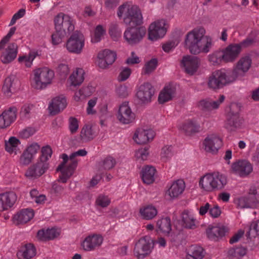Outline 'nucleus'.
I'll return each instance as SVG.
<instances>
[{
	"label": "nucleus",
	"instance_id": "1",
	"mask_svg": "<svg viewBox=\"0 0 259 259\" xmlns=\"http://www.w3.org/2000/svg\"><path fill=\"white\" fill-rule=\"evenodd\" d=\"M117 16L128 27L124 31L123 37L130 45L139 42L146 34V29L143 27H137L142 23L143 17L139 8L130 3L120 6L117 10Z\"/></svg>",
	"mask_w": 259,
	"mask_h": 259
},
{
	"label": "nucleus",
	"instance_id": "2",
	"mask_svg": "<svg viewBox=\"0 0 259 259\" xmlns=\"http://www.w3.org/2000/svg\"><path fill=\"white\" fill-rule=\"evenodd\" d=\"M256 33L250 35L240 44H231L226 47L213 52L208 55V60L213 65L218 66L222 63L234 62L239 57L242 47H248L256 42Z\"/></svg>",
	"mask_w": 259,
	"mask_h": 259
},
{
	"label": "nucleus",
	"instance_id": "3",
	"mask_svg": "<svg viewBox=\"0 0 259 259\" xmlns=\"http://www.w3.org/2000/svg\"><path fill=\"white\" fill-rule=\"evenodd\" d=\"M205 34L206 30L202 26L189 31L185 37V47L194 55L208 53L213 46V40L210 36Z\"/></svg>",
	"mask_w": 259,
	"mask_h": 259
},
{
	"label": "nucleus",
	"instance_id": "4",
	"mask_svg": "<svg viewBox=\"0 0 259 259\" xmlns=\"http://www.w3.org/2000/svg\"><path fill=\"white\" fill-rule=\"evenodd\" d=\"M228 182L227 176L220 172H207L199 179L201 191L209 193L223 190Z\"/></svg>",
	"mask_w": 259,
	"mask_h": 259
},
{
	"label": "nucleus",
	"instance_id": "5",
	"mask_svg": "<svg viewBox=\"0 0 259 259\" xmlns=\"http://www.w3.org/2000/svg\"><path fill=\"white\" fill-rule=\"evenodd\" d=\"M87 151L84 149H79L71 153L69 156L66 154H63L61 157L63 162L57 168V171L61 172L58 180V182L65 183L73 175L77 165V160L75 159L77 156H85Z\"/></svg>",
	"mask_w": 259,
	"mask_h": 259
},
{
	"label": "nucleus",
	"instance_id": "6",
	"mask_svg": "<svg viewBox=\"0 0 259 259\" xmlns=\"http://www.w3.org/2000/svg\"><path fill=\"white\" fill-rule=\"evenodd\" d=\"M234 74L231 69L222 68L215 70L212 72L208 78V86L214 90L221 89L236 80Z\"/></svg>",
	"mask_w": 259,
	"mask_h": 259
},
{
	"label": "nucleus",
	"instance_id": "7",
	"mask_svg": "<svg viewBox=\"0 0 259 259\" xmlns=\"http://www.w3.org/2000/svg\"><path fill=\"white\" fill-rule=\"evenodd\" d=\"M31 85L35 89L42 90L51 84L55 77L54 72L48 67L37 68L33 71Z\"/></svg>",
	"mask_w": 259,
	"mask_h": 259
},
{
	"label": "nucleus",
	"instance_id": "8",
	"mask_svg": "<svg viewBox=\"0 0 259 259\" xmlns=\"http://www.w3.org/2000/svg\"><path fill=\"white\" fill-rule=\"evenodd\" d=\"M240 108L237 103H232L227 110V127L231 131L241 128L244 126V121L239 116Z\"/></svg>",
	"mask_w": 259,
	"mask_h": 259
},
{
	"label": "nucleus",
	"instance_id": "9",
	"mask_svg": "<svg viewBox=\"0 0 259 259\" xmlns=\"http://www.w3.org/2000/svg\"><path fill=\"white\" fill-rule=\"evenodd\" d=\"M169 24L166 20L161 19L151 23L148 28V38L152 41L163 38L166 34Z\"/></svg>",
	"mask_w": 259,
	"mask_h": 259
},
{
	"label": "nucleus",
	"instance_id": "10",
	"mask_svg": "<svg viewBox=\"0 0 259 259\" xmlns=\"http://www.w3.org/2000/svg\"><path fill=\"white\" fill-rule=\"evenodd\" d=\"M85 45V38L79 31L72 33L66 42L67 50L71 53L80 54L82 53Z\"/></svg>",
	"mask_w": 259,
	"mask_h": 259
},
{
	"label": "nucleus",
	"instance_id": "11",
	"mask_svg": "<svg viewBox=\"0 0 259 259\" xmlns=\"http://www.w3.org/2000/svg\"><path fill=\"white\" fill-rule=\"evenodd\" d=\"M56 30L70 34L74 30V20L72 17L63 13H60L54 18Z\"/></svg>",
	"mask_w": 259,
	"mask_h": 259
},
{
	"label": "nucleus",
	"instance_id": "12",
	"mask_svg": "<svg viewBox=\"0 0 259 259\" xmlns=\"http://www.w3.org/2000/svg\"><path fill=\"white\" fill-rule=\"evenodd\" d=\"M154 245V241L150 236H145L139 239L136 244L134 254L138 258H144L149 254Z\"/></svg>",
	"mask_w": 259,
	"mask_h": 259
},
{
	"label": "nucleus",
	"instance_id": "13",
	"mask_svg": "<svg viewBox=\"0 0 259 259\" xmlns=\"http://www.w3.org/2000/svg\"><path fill=\"white\" fill-rule=\"evenodd\" d=\"M103 240V237L101 234H91L80 241V247L85 251H93L101 247Z\"/></svg>",
	"mask_w": 259,
	"mask_h": 259
},
{
	"label": "nucleus",
	"instance_id": "14",
	"mask_svg": "<svg viewBox=\"0 0 259 259\" xmlns=\"http://www.w3.org/2000/svg\"><path fill=\"white\" fill-rule=\"evenodd\" d=\"M116 56L113 51L109 49L101 50L97 55V65L101 69H106L115 62Z\"/></svg>",
	"mask_w": 259,
	"mask_h": 259
},
{
	"label": "nucleus",
	"instance_id": "15",
	"mask_svg": "<svg viewBox=\"0 0 259 259\" xmlns=\"http://www.w3.org/2000/svg\"><path fill=\"white\" fill-rule=\"evenodd\" d=\"M200 65V59L197 57L191 55L184 56L181 62V67L187 74L190 75L195 74L197 71Z\"/></svg>",
	"mask_w": 259,
	"mask_h": 259
},
{
	"label": "nucleus",
	"instance_id": "16",
	"mask_svg": "<svg viewBox=\"0 0 259 259\" xmlns=\"http://www.w3.org/2000/svg\"><path fill=\"white\" fill-rule=\"evenodd\" d=\"M154 93L152 85L145 82L137 87L136 96L139 102L145 104L151 102Z\"/></svg>",
	"mask_w": 259,
	"mask_h": 259
},
{
	"label": "nucleus",
	"instance_id": "17",
	"mask_svg": "<svg viewBox=\"0 0 259 259\" xmlns=\"http://www.w3.org/2000/svg\"><path fill=\"white\" fill-rule=\"evenodd\" d=\"M202 145L206 152L214 154L222 146V141L217 135L211 134L204 139Z\"/></svg>",
	"mask_w": 259,
	"mask_h": 259
},
{
	"label": "nucleus",
	"instance_id": "18",
	"mask_svg": "<svg viewBox=\"0 0 259 259\" xmlns=\"http://www.w3.org/2000/svg\"><path fill=\"white\" fill-rule=\"evenodd\" d=\"M49 167V162L38 159L35 163L28 168L25 176L30 179L39 177L47 171Z\"/></svg>",
	"mask_w": 259,
	"mask_h": 259
},
{
	"label": "nucleus",
	"instance_id": "19",
	"mask_svg": "<svg viewBox=\"0 0 259 259\" xmlns=\"http://www.w3.org/2000/svg\"><path fill=\"white\" fill-rule=\"evenodd\" d=\"M154 137L155 133L152 130L139 128L136 130L133 139L137 144L144 145L151 142Z\"/></svg>",
	"mask_w": 259,
	"mask_h": 259
},
{
	"label": "nucleus",
	"instance_id": "20",
	"mask_svg": "<svg viewBox=\"0 0 259 259\" xmlns=\"http://www.w3.org/2000/svg\"><path fill=\"white\" fill-rule=\"evenodd\" d=\"M20 87V80L15 75H11L5 79L2 91L5 96L10 97Z\"/></svg>",
	"mask_w": 259,
	"mask_h": 259
},
{
	"label": "nucleus",
	"instance_id": "21",
	"mask_svg": "<svg viewBox=\"0 0 259 259\" xmlns=\"http://www.w3.org/2000/svg\"><path fill=\"white\" fill-rule=\"evenodd\" d=\"M232 172L240 177H245L248 175L253 170L251 164L248 161L239 160L232 164L231 166Z\"/></svg>",
	"mask_w": 259,
	"mask_h": 259
},
{
	"label": "nucleus",
	"instance_id": "22",
	"mask_svg": "<svg viewBox=\"0 0 259 259\" xmlns=\"http://www.w3.org/2000/svg\"><path fill=\"white\" fill-rule=\"evenodd\" d=\"M117 118L123 124H129L134 121L135 115L132 112L127 103H123L120 106Z\"/></svg>",
	"mask_w": 259,
	"mask_h": 259
},
{
	"label": "nucleus",
	"instance_id": "23",
	"mask_svg": "<svg viewBox=\"0 0 259 259\" xmlns=\"http://www.w3.org/2000/svg\"><path fill=\"white\" fill-rule=\"evenodd\" d=\"M17 199L14 192H6L0 194V212L8 210L13 207Z\"/></svg>",
	"mask_w": 259,
	"mask_h": 259
},
{
	"label": "nucleus",
	"instance_id": "24",
	"mask_svg": "<svg viewBox=\"0 0 259 259\" xmlns=\"http://www.w3.org/2000/svg\"><path fill=\"white\" fill-rule=\"evenodd\" d=\"M1 56V60L4 64H8L12 62L17 57L18 53L17 45L14 42L6 45ZM1 50V49H0Z\"/></svg>",
	"mask_w": 259,
	"mask_h": 259
},
{
	"label": "nucleus",
	"instance_id": "25",
	"mask_svg": "<svg viewBox=\"0 0 259 259\" xmlns=\"http://www.w3.org/2000/svg\"><path fill=\"white\" fill-rule=\"evenodd\" d=\"M186 188V184L184 180L179 179L174 181L166 192V194L170 199H174L181 195Z\"/></svg>",
	"mask_w": 259,
	"mask_h": 259
},
{
	"label": "nucleus",
	"instance_id": "26",
	"mask_svg": "<svg viewBox=\"0 0 259 259\" xmlns=\"http://www.w3.org/2000/svg\"><path fill=\"white\" fill-rule=\"evenodd\" d=\"M252 60L249 56L241 57L237 62L235 68L232 69L236 76V79L239 76H243L251 67Z\"/></svg>",
	"mask_w": 259,
	"mask_h": 259
},
{
	"label": "nucleus",
	"instance_id": "27",
	"mask_svg": "<svg viewBox=\"0 0 259 259\" xmlns=\"http://www.w3.org/2000/svg\"><path fill=\"white\" fill-rule=\"evenodd\" d=\"M17 117V109L15 107L5 110L0 115V128H4L11 125Z\"/></svg>",
	"mask_w": 259,
	"mask_h": 259
},
{
	"label": "nucleus",
	"instance_id": "28",
	"mask_svg": "<svg viewBox=\"0 0 259 259\" xmlns=\"http://www.w3.org/2000/svg\"><path fill=\"white\" fill-rule=\"evenodd\" d=\"M67 105L66 99L63 96L54 98L49 104L48 109L51 114H56L64 110Z\"/></svg>",
	"mask_w": 259,
	"mask_h": 259
},
{
	"label": "nucleus",
	"instance_id": "29",
	"mask_svg": "<svg viewBox=\"0 0 259 259\" xmlns=\"http://www.w3.org/2000/svg\"><path fill=\"white\" fill-rule=\"evenodd\" d=\"M197 221L192 210H185L181 214V224L183 227L193 229L196 227Z\"/></svg>",
	"mask_w": 259,
	"mask_h": 259
},
{
	"label": "nucleus",
	"instance_id": "30",
	"mask_svg": "<svg viewBox=\"0 0 259 259\" xmlns=\"http://www.w3.org/2000/svg\"><path fill=\"white\" fill-rule=\"evenodd\" d=\"M85 71L82 68H76L69 76L67 82L70 87L79 86L84 80Z\"/></svg>",
	"mask_w": 259,
	"mask_h": 259
},
{
	"label": "nucleus",
	"instance_id": "31",
	"mask_svg": "<svg viewBox=\"0 0 259 259\" xmlns=\"http://www.w3.org/2000/svg\"><path fill=\"white\" fill-rule=\"evenodd\" d=\"M34 215V212L32 209H22L14 215L13 221L17 224H25L30 221Z\"/></svg>",
	"mask_w": 259,
	"mask_h": 259
},
{
	"label": "nucleus",
	"instance_id": "32",
	"mask_svg": "<svg viewBox=\"0 0 259 259\" xmlns=\"http://www.w3.org/2000/svg\"><path fill=\"white\" fill-rule=\"evenodd\" d=\"M235 203L241 208H255L257 206V200L254 197H250L247 195L236 199Z\"/></svg>",
	"mask_w": 259,
	"mask_h": 259
},
{
	"label": "nucleus",
	"instance_id": "33",
	"mask_svg": "<svg viewBox=\"0 0 259 259\" xmlns=\"http://www.w3.org/2000/svg\"><path fill=\"white\" fill-rule=\"evenodd\" d=\"M199 128V124L194 119L186 120L179 125L180 130L188 135L198 132Z\"/></svg>",
	"mask_w": 259,
	"mask_h": 259
},
{
	"label": "nucleus",
	"instance_id": "34",
	"mask_svg": "<svg viewBox=\"0 0 259 259\" xmlns=\"http://www.w3.org/2000/svg\"><path fill=\"white\" fill-rule=\"evenodd\" d=\"M205 252L200 246L193 245L190 246L187 250L186 259H202Z\"/></svg>",
	"mask_w": 259,
	"mask_h": 259
},
{
	"label": "nucleus",
	"instance_id": "35",
	"mask_svg": "<svg viewBox=\"0 0 259 259\" xmlns=\"http://www.w3.org/2000/svg\"><path fill=\"white\" fill-rule=\"evenodd\" d=\"M156 169L151 165H146L142 168L141 178L145 184L149 185L153 183L155 180Z\"/></svg>",
	"mask_w": 259,
	"mask_h": 259
},
{
	"label": "nucleus",
	"instance_id": "36",
	"mask_svg": "<svg viewBox=\"0 0 259 259\" xmlns=\"http://www.w3.org/2000/svg\"><path fill=\"white\" fill-rule=\"evenodd\" d=\"M226 232L224 227L218 226L209 227L206 231L208 238L212 240H218L222 238L225 235Z\"/></svg>",
	"mask_w": 259,
	"mask_h": 259
},
{
	"label": "nucleus",
	"instance_id": "37",
	"mask_svg": "<svg viewBox=\"0 0 259 259\" xmlns=\"http://www.w3.org/2000/svg\"><path fill=\"white\" fill-rule=\"evenodd\" d=\"M96 136V134L90 125H84L81 129L78 141L86 143L92 140Z\"/></svg>",
	"mask_w": 259,
	"mask_h": 259
},
{
	"label": "nucleus",
	"instance_id": "38",
	"mask_svg": "<svg viewBox=\"0 0 259 259\" xmlns=\"http://www.w3.org/2000/svg\"><path fill=\"white\" fill-rule=\"evenodd\" d=\"M60 234V230L52 228L46 230H41L38 231L37 234V238L41 241L53 239L58 237Z\"/></svg>",
	"mask_w": 259,
	"mask_h": 259
},
{
	"label": "nucleus",
	"instance_id": "39",
	"mask_svg": "<svg viewBox=\"0 0 259 259\" xmlns=\"http://www.w3.org/2000/svg\"><path fill=\"white\" fill-rule=\"evenodd\" d=\"M175 93V89L171 84L166 85L160 92L158 96V101L160 104H163L172 99Z\"/></svg>",
	"mask_w": 259,
	"mask_h": 259
},
{
	"label": "nucleus",
	"instance_id": "40",
	"mask_svg": "<svg viewBox=\"0 0 259 259\" xmlns=\"http://www.w3.org/2000/svg\"><path fill=\"white\" fill-rule=\"evenodd\" d=\"M139 213L143 219L150 220L157 215L158 211L155 206L152 205H148L141 207Z\"/></svg>",
	"mask_w": 259,
	"mask_h": 259
},
{
	"label": "nucleus",
	"instance_id": "41",
	"mask_svg": "<svg viewBox=\"0 0 259 259\" xmlns=\"http://www.w3.org/2000/svg\"><path fill=\"white\" fill-rule=\"evenodd\" d=\"M20 141L15 137H11L8 141H5V150L10 154L16 155L19 150Z\"/></svg>",
	"mask_w": 259,
	"mask_h": 259
},
{
	"label": "nucleus",
	"instance_id": "42",
	"mask_svg": "<svg viewBox=\"0 0 259 259\" xmlns=\"http://www.w3.org/2000/svg\"><path fill=\"white\" fill-rule=\"evenodd\" d=\"M156 226L158 232L168 234L171 230L170 219L168 217L161 218L157 220Z\"/></svg>",
	"mask_w": 259,
	"mask_h": 259
},
{
	"label": "nucleus",
	"instance_id": "43",
	"mask_svg": "<svg viewBox=\"0 0 259 259\" xmlns=\"http://www.w3.org/2000/svg\"><path fill=\"white\" fill-rule=\"evenodd\" d=\"M38 55L37 53L35 51H31L28 54L20 56L18 59V62L25 67L30 68L32 65L33 61Z\"/></svg>",
	"mask_w": 259,
	"mask_h": 259
},
{
	"label": "nucleus",
	"instance_id": "44",
	"mask_svg": "<svg viewBox=\"0 0 259 259\" xmlns=\"http://www.w3.org/2000/svg\"><path fill=\"white\" fill-rule=\"evenodd\" d=\"M106 30L103 25H97L91 33V42L97 43L100 42L106 34Z\"/></svg>",
	"mask_w": 259,
	"mask_h": 259
},
{
	"label": "nucleus",
	"instance_id": "45",
	"mask_svg": "<svg viewBox=\"0 0 259 259\" xmlns=\"http://www.w3.org/2000/svg\"><path fill=\"white\" fill-rule=\"evenodd\" d=\"M36 254V249L34 245L31 243L27 244L17 253V255H22L24 258L29 259Z\"/></svg>",
	"mask_w": 259,
	"mask_h": 259
},
{
	"label": "nucleus",
	"instance_id": "46",
	"mask_svg": "<svg viewBox=\"0 0 259 259\" xmlns=\"http://www.w3.org/2000/svg\"><path fill=\"white\" fill-rule=\"evenodd\" d=\"M116 164L115 159L111 156H108L98 163L99 170H109L114 167Z\"/></svg>",
	"mask_w": 259,
	"mask_h": 259
},
{
	"label": "nucleus",
	"instance_id": "47",
	"mask_svg": "<svg viewBox=\"0 0 259 259\" xmlns=\"http://www.w3.org/2000/svg\"><path fill=\"white\" fill-rule=\"evenodd\" d=\"M246 254V249L244 247H239L232 248L228 251V259H242Z\"/></svg>",
	"mask_w": 259,
	"mask_h": 259
},
{
	"label": "nucleus",
	"instance_id": "48",
	"mask_svg": "<svg viewBox=\"0 0 259 259\" xmlns=\"http://www.w3.org/2000/svg\"><path fill=\"white\" fill-rule=\"evenodd\" d=\"M174 155V149L171 145H165L160 150V156L163 161L169 160Z\"/></svg>",
	"mask_w": 259,
	"mask_h": 259
},
{
	"label": "nucleus",
	"instance_id": "49",
	"mask_svg": "<svg viewBox=\"0 0 259 259\" xmlns=\"http://www.w3.org/2000/svg\"><path fill=\"white\" fill-rule=\"evenodd\" d=\"M52 153V149L50 146H44L40 149V154L38 159L49 162L48 161L51 157Z\"/></svg>",
	"mask_w": 259,
	"mask_h": 259
},
{
	"label": "nucleus",
	"instance_id": "50",
	"mask_svg": "<svg viewBox=\"0 0 259 259\" xmlns=\"http://www.w3.org/2000/svg\"><path fill=\"white\" fill-rule=\"evenodd\" d=\"M247 235L250 239L259 236V220L252 222L249 231L247 232Z\"/></svg>",
	"mask_w": 259,
	"mask_h": 259
},
{
	"label": "nucleus",
	"instance_id": "51",
	"mask_svg": "<svg viewBox=\"0 0 259 259\" xmlns=\"http://www.w3.org/2000/svg\"><path fill=\"white\" fill-rule=\"evenodd\" d=\"M149 156V148L148 147L140 148L135 152V157L140 161L146 160Z\"/></svg>",
	"mask_w": 259,
	"mask_h": 259
},
{
	"label": "nucleus",
	"instance_id": "52",
	"mask_svg": "<svg viewBox=\"0 0 259 259\" xmlns=\"http://www.w3.org/2000/svg\"><path fill=\"white\" fill-rule=\"evenodd\" d=\"M68 34L65 32L56 30V31L52 35V44L53 45H58L61 43L63 38Z\"/></svg>",
	"mask_w": 259,
	"mask_h": 259
},
{
	"label": "nucleus",
	"instance_id": "53",
	"mask_svg": "<svg viewBox=\"0 0 259 259\" xmlns=\"http://www.w3.org/2000/svg\"><path fill=\"white\" fill-rule=\"evenodd\" d=\"M157 66V60L153 58L145 63L143 71L144 74H150L156 69Z\"/></svg>",
	"mask_w": 259,
	"mask_h": 259
},
{
	"label": "nucleus",
	"instance_id": "54",
	"mask_svg": "<svg viewBox=\"0 0 259 259\" xmlns=\"http://www.w3.org/2000/svg\"><path fill=\"white\" fill-rule=\"evenodd\" d=\"M121 29L118 24L116 23L111 24L109 29V34L114 39H116L121 36Z\"/></svg>",
	"mask_w": 259,
	"mask_h": 259
},
{
	"label": "nucleus",
	"instance_id": "55",
	"mask_svg": "<svg viewBox=\"0 0 259 259\" xmlns=\"http://www.w3.org/2000/svg\"><path fill=\"white\" fill-rule=\"evenodd\" d=\"M34 158L32 156L24 150L20 157L19 162L22 165H27L32 162Z\"/></svg>",
	"mask_w": 259,
	"mask_h": 259
},
{
	"label": "nucleus",
	"instance_id": "56",
	"mask_svg": "<svg viewBox=\"0 0 259 259\" xmlns=\"http://www.w3.org/2000/svg\"><path fill=\"white\" fill-rule=\"evenodd\" d=\"M110 199L108 196L105 195H100L96 200V204L102 207H106L110 203Z\"/></svg>",
	"mask_w": 259,
	"mask_h": 259
},
{
	"label": "nucleus",
	"instance_id": "57",
	"mask_svg": "<svg viewBox=\"0 0 259 259\" xmlns=\"http://www.w3.org/2000/svg\"><path fill=\"white\" fill-rule=\"evenodd\" d=\"M131 73L132 71L129 68L122 67L120 69V71L117 77V80L119 81H124L126 80L129 78Z\"/></svg>",
	"mask_w": 259,
	"mask_h": 259
},
{
	"label": "nucleus",
	"instance_id": "58",
	"mask_svg": "<svg viewBox=\"0 0 259 259\" xmlns=\"http://www.w3.org/2000/svg\"><path fill=\"white\" fill-rule=\"evenodd\" d=\"M96 84L94 83H90L87 85L83 87L81 91L83 92L84 96L89 97L92 95L96 90Z\"/></svg>",
	"mask_w": 259,
	"mask_h": 259
},
{
	"label": "nucleus",
	"instance_id": "59",
	"mask_svg": "<svg viewBox=\"0 0 259 259\" xmlns=\"http://www.w3.org/2000/svg\"><path fill=\"white\" fill-rule=\"evenodd\" d=\"M68 127L71 134L75 133L79 127L78 120L75 117H70L68 120Z\"/></svg>",
	"mask_w": 259,
	"mask_h": 259
},
{
	"label": "nucleus",
	"instance_id": "60",
	"mask_svg": "<svg viewBox=\"0 0 259 259\" xmlns=\"http://www.w3.org/2000/svg\"><path fill=\"white\" fill-rule=\"evenodd\" d=\"M40 149V145L34 142L28 145L25 150L34 158Z\"/></svg>",
	"mask_w": 259,
	"mask_h": 259
},
{
	"label": "nucleus",
	"instance_id": "61",
	"mask_svg": "<svg viewBox=\"0 0 259 259\" xmlns=\"http://www.w3.org/2000/svg\"><path fill=\"white\" fill-rule=\"evenodd\" d=\"M36 132V130L34 127H28L19 132V136L23 139H27L33 135Z\"/></svg>",
	"mask_w": 259,
	"mask_h": 259
},
{
	"label": "nucleus",
	"instance_id": "62",
	"mask_svg": "<svg viewBox=\"0 0 259 259\" xmlns=\"http://www.w3.org/2000/svg\"><path fill=\"white\" fill-rule=\"evenodd\" d=\"M33 108V105L31 104H26L23 106L21 108V115L25 118H28L30 117L31 111Z\"/></svg>",
	"mask_w": 259,
	"mask_h": 259
},
{
	"label": "nucleus",
	"instance_id": "63",
	"mask_svg": "<svg viewBox=\"0 0 259 259\" xmlns=\"http://www.w3.org/2000/svg\"><path fill=\"white\" fill-rule=\"evenodd\" d=\"M16 28L15 27L11 28L8 33L5 36L0 42V49L5 47L6 45L7 44L9 41L11 36L14 34Z\"/></svg>",
	"mask_w": 259,
	"mask_h": 259
},
{
	"label": "nucleus",
	"instance_id": "64",
	"mask_svg": "<svg viewBox=\"0 0 259 259\" xmlns=\"http://www.w3.org/2000/svg\"><path fill=\"white\" fill-rule=\"evenodd\" d=\"M117 95L120 98H125L128 95L127 87L125 85H121L116 89Z\"/></svg>",
	"mask_w": 259,
	"mask_h": 259
}]
</instances>
